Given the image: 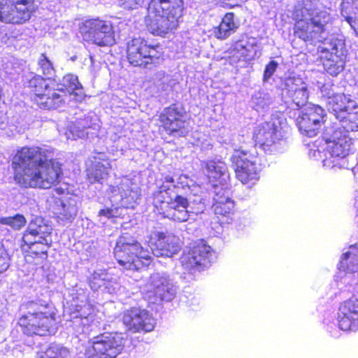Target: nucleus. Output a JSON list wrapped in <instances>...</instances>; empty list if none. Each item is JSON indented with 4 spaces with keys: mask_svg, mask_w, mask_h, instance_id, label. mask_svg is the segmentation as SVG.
<instances>
[{
    "mask_svg": "<svg viewBox=\"0 0 358 358\" xmlns=\"http://www.w3.org/2000/svg\"><path fill=\"white\" fill-rule=\"evenodd\" d=\"M293 17L296 20L295 35L304 41H320L318 52L324 69L332 76H337L345 68L348 50L342 36H331L324 38L331 20L329 13L317 6L316 0H303L295 6Z\"/></svg>",
    "mask_w": 358,
    "mask_h": 358,
    "instance_id": "f257e3e1",
    "label": "nucleus"
},
{
    "mask_svg": "<svg viewBox=\"0 0 358 358\" xmlns=\"http://www.w3.org/2000/svg\"><path fill=\"white\" fill-rule=\"evenodd\" d=\"M146 241L151 252L144 249L131 236H120L114 248L115 259L125 269L137 271L150 265L152 255L171 257L180 249L179 238L173 234L154 231Z\"/></svg>",
    "mask_w": 358,
    "mask_h": 358,
    "instance_id": "f03ea898",
    "label": "nucleus"
},
{
    "mask_svg": "<svg viewBox=\"0 0 358 358\" xmlns=\"http://www.w3.org/2000/svg\"><path fill=\"white\" fill-rule=\"evenodd\" d=\"M48 154V150L38 147L18 150L13 161L16 182L25 188L49 189L57 184L62 169Z\"/></svg>",
    "mask_w": 358,
    "mask_h": 358,
    "instance_id": "7ed1b4c3",
    "label": "nucleus"
},
{
    "mask_svg": "<svg viewBox=\"0 0 358 358\" xmlns=\"http://www.w3.org/2000/svg\"><path fill=\"white\" fill-rule=\"evenodd\" d=\"M203 199L200 196H184L179 192L173 177L166 176L164 181L152 193V203L157 208L162 210L166 204L168 209L164 212V217L174 222L188 221L192 215H198L203 210Z\"/></svg>",
    "mask_w": 358,
    "mask_h": 358,
    "instance_id": "20e7f679",
    "label": "nucleus"
},
{
    "mask_svg": "<svg viewBox=\"0 0 358 358\" xmlns=\"http://www.w3.org/2000/svg\"><path fill=\"white\" fill-rule=\"evenodd\" d=\"M27 85L34 92V101L43 109H56L64 102V95L57 91L64 93L66 90L71 96H74L76 101H81L85 96L78 77L73 74H67L63 77L62 85L64 88L52 90L47 80L40 75L33 76Z\"/></svg>",
    "mask_w": 358,
    "mask_h": 358,
    "instance_id": "39448f33",
    "label": "nucleus"
},
{
    "mask_svg": "<svg viewBox=\"0 0 358 358\" xmlns=\"http://www.w3.org/2000/svg\"><path fill=\"white\" fill-rule=\"evenodd\" d=\"M183 10L182 0H151L145 22L155 36H165L178 26Z\"/></svg>",
    "mask_w": 358,
    "mask_h": 358,
    "instance_id": "423d86ee",
    "label": "nucleus"
},
{
    "mask_svg": "<svg viewBox=\"0 0 358 358\" xmlns=\"http://www.w3.org/2000/svg\"><path fill=\"white\" fill-rule=\"evenodd\" d=\"M27 313L18 322L24 334L43 336L55 332V314L48 303L31 301L27 304Z\"/></svg>",
    "mask_w": 358,
    "mask_h": 358,
    "instance_id": "0eeeda50",
    "label": "nucleus"
},
{
    "mask_svg": "<svg viewBox=\"0 0 358 358\" xmlns=\"http://www.w3.org/2000/svg\"><path fill=\"white\" fill-rule=\"evenodd\" d=\"M327 131L323 138L326 141L327 148L324 152L323 166L328 169H350L347 156L351 148L352 139L344 130L338 127H333L331 134L328 136Z\"/></svg>",
    "mask_w": 358,
    "mask_h": 358,
    "instance_id": "6e6552de",
    "label": "nucleus"
},
{
    "mask_svg": "<svg viewBox=\"0 0 358 358\" xmlns=\"http://www.w3.org/2000/svg\"><path fill=\"white\" fill-rule=\"evenodd\" d=\"M127 59L134 66L151 69L162 61V48L141 38H133L127 45Z\"/></svg>",
    "mask_w": 358,
    "mask_h": 358,
    "instance_id": "1a4fd4ad",
    "label": "nucleus"
},
{
    "mask_svg": "<svg viewBox=\"0 0 358 358\" xmlns=\"http://www.w3.org/2000/svg\"><path fill=\"white\" fill-rule=\"evenodd\" d=\"M282 101L288 108L299 110L307 106L309 91L307 84L295 76H288L281 79L280 85Z\"/></svg>",
    "mask_w": 358,
    "mask_h": 358,
    "instance_id": "9d476101",
    "label": "nucleus"
},
{
    "mask_svg": "<svg viewBox=\"0 0 358 358\" xmlns=\"http://www.w3.org/2000/svg\"><path fill=\"white\" fill-rule=\"evenodd\" d=\"M215 258V253L211 247L201 240L182 255L180 263L184 270L195 274L209 267Z\"/></svg>",
    "mask_w": 358,
    "mask_h": 358,
    "instance_id": "9b49d317",
    "label": "nucleus"
},
{
    "mask_svg": "<svg viewBox=\"0 0 358 358\" xmlns=\"http://www.w3.org/2000/svg\"><path fill=\"white\" fill-rule=\"evenodd\" d=\"M258 157L255 153L235 150L231 157L236 178L243 184H254L259 178Z\"/></svg>",
    "mask_w": 358,
    "mask_h": 358,
    "instance_id": "f8f14e48",
    "label": "nucleus"
},
{
    "mask_svg": "<svg viewBox=\"0 0 358 358\" xmlns=\"http://www.w3.org/2000/svg\"><path fill=\"white\" fill-rule=\"evenodd\" d=\"M358 272V246L351 245L344 252L338 264V271L334 277L338 289L341 291H350L355 280V273Z\"/></svg>",
    "mask_w": 358,
    "mask_h": 358,
    "instance_id": "ddd939ff",
    "label": "nucleus"
},
{
    "mask_svg": "<svg viewBox=\"0 0 358 358\" xmlns=\"http://www.w3.org/2000/svg\"><path fill=\"white\" fill-rule=\"evenodd\" d=\"M80 32L85 41L99 46L112 45L115 43L112 24L99 18L85 20L80 27Z\"/></svg>",
    "mask_w": 358,
    "mask_h": 358,
    "instance_id": "4468645a",
    "label": "nucleus"
},
{
    "mask_svg": "<svg viewBox=\"0 0 358 358\" xmlns=\"http://www.w3.org/2000/svg\"><path fill=\"white\" fill-rule=\"evenodd\" d=\"M285 118L282 114L272 115L271 120L258 125L254 130L253 138L265 152L282 137V124Z\"/></svg>",
    "mask_w": 358,
    "mask_h": 358,
    "instance_id": "2eb2a0df",
    "label": "nucleus"
},
{
    "mask_svg": "<svg viewBox=\"0 0 358 358\" xmlns=\"http://www.w3.org/2000/svg\"><path fill=\"white\" fill-rule=\"evenodd\" d=\"M33 0H0V21L22 24L30 19Z\"/></svg>",
    "mask_w": 358,
    "mask_h": 358,
    "instance_id": "dca6fc26",
    "label": "nucleus"
},
{
    "mask_svg": "<svg viewBox=\"0 0 358 358\" xmlns=\"http://www.w3.org/2000/svg\"><path fill=\"white\" fill-rule=\"evenodd\" d=\"M71 307L70 326L77 337L86 334L93 320V306L88 303L87 296L83 294L73 299Z\"/></svg>",
    "mask_w": 358,
    "mask_h": 358,
    "instance_id": "f3484780",
    "label": "nucleus"
},
{
    "mask_svg": "<svg viewBox=\"0 0 358 358\" xmlns=\"http://www.w3.org/2000/svg\"><path fill=\"white\" fill-rule=\"evenodd\" d=\"M324 117L325 112L321 106L309 103L299 112L296 124L302 135L314 137L319 133Z\"/></svg>",
    "mask_w": 358,
    "mask_h": 358,
    "instance_id": "a211bd4d",
    "label": "nucleus"
},
{
    "mask_svg": "<svg viewBox=\"0 0 358 358\" xmlns=\"http://www.w3.org/2000/svg\"><path fill=\"white\" fill-rule=\"evenodd\" d=\"M122 320L127 329L133 333L152 331L156 324L148 310L139 308L124 311Z\"/></svg>",
    "mask_w": 358,
    "mask_h": 358,
    "instance_id": "6ab92c4d",
    "label": "nucleus"
},
{
    "mask_svg": "<svg viewBox=\"0 0 358 358\" xmlns=\"http://www.w3.org/2000/svg\"><path fill=\"white\" fill-rule=\"evenodd\" d=\"M110 201L124 208L134 207L141 197L139 188L129 178H124L117 186H110Z\"/></svg>",
    "mask_w": 358,
    "mask_h": 358,
    "instance_id": "aec40b11",
    "label": "nucleus"
},
{
    "mask_svg": "<svg viewBox=\"0 0 358 358\" xmlns=\"http://www.w3.org/2000/svg\"><path fill=\"white\" fill-rule=\"evenodd\" d=\"M51 230V227L45 224L43 219L36 217L29 224L23 240L27 244L33 245V248L36 243H41L43 248L41 252H45L52 243Z\"/></svg>",
    "mask_w": 358,
    "mask_h": 358,
    "instance_id": "412c9836",
    "label": "nucleus"
},
{
    "mask_svg": "<svg viewBox=\"0 0 358 358\" xmlns=\"http://www.w3.org/2000/svg\"><path fill=\"white\" fill-rule=\"evenodd\" d=\"M124 334L109 333L94 338L98 358H115L123 350Z\"/></svg>",
    "mask_w": 358,
    "mask_h": 358,
    "instance_id": "4be33fe9",
    "label": "nucleus"
},
{
    "mask_svg": "<svg viewBox=\"0 0 358 358\" xmlns=\"http://www.w3.org/2000/svg\"><path fill=\"white\" fill-rule=\"evenodd\" d=\"M148 292L152 294L156 301H172L176 294V287L164 273H155L150 277Z\"/></svg>",
    "mask_w": 358,
    "mask_h": 358,
    "instance_id": "5701e85b",
    "label": "nucleus"
},
{
    "mask_svg": "<svg viewBox=\"0 0 358 358\" xmlns=\"http://www.w3.org/2000/svg\"><path fill=\"white\" fill-rule=\"evenodd\" d=\"M338 325L343 331L358 329V294L343 301L338 309Z\"/></svg>",
    "mask_w": 358,
    "mask_h": 358,
    "instance_id": "b1692460",
    "label": "nucleus"
},
{
    "mask_svg": "<svg viewBox=\"0 0 358 358\" xmlns=\"http://www.w3.org/2000/svg\"><path fill=\"white\" fill-rule=\"evenodd\" d=\"M182 110L176 105H172L164 108L160 115V121L164 127L171 133L178 132L179 135H185L186 133V122L182 117Z\"/></svg>",
    "mask_w": 358,
    "mask_h": 358,
    "instance_id": "393cba45",
    "label": "nucleus"
},
{
    "mask_svg": "<svg viewBox=\"0 0 358 358\" xmlns=\"http://www.w3.org/2000/svg\"><path fill=\"white\" fill-rule=\"evenodd\" d=\"M213 208L216 215L227 216L234 209V203L231 198V189L213 185Z\"/></svg>",
    "mask_w": 358,
    "mask_h": 358,
    "instance_id": "a878e982",
    "label": "nucleus"
},
{
    "mask_svg": "<svg viewBox=\"0 0 358 358\" xmlns=\"http://www.w3.org/2000/svg\"><path fill=\"white\" fill-rule=\"evenodd\" d=\"M205 167V173L210 181H217L218 186L228 187L227 182L229 180L228 168L224 162L220 159H213L203 162Z\"/></svg>",
    "mask_w": 358,
    "mask_h": 358,
    "instance_id": "bb28decb",
    "label": "nucleus"
},
{
    "mask_svg": "<svg viewBox=\"0 0 358 358\" xmlns=\"http://www.w3.org/2000/svg\"><path fill=\"white\" fill-rule=\"evenodd\" d=\"M328 100L327 106L330 113H332L338 120H343L348 114V110H352L355 101L351 100L343 94H336L331 96L327 93Z\"/></svg>",
    "mask_w": 358,
    "mask_h": 358,
    "instance_id": "cd10ccee",
    "label": "nucleus"
},
{
    "mask_svg": "<svg viewBox=\"0 0 358 358\" xmlns=\"http://www.w3.org/2000/svg\"><path fill=\"white\" fill-rule=\"evenodd\" d=\"M78 203V200L76 197H69L57 201L55 214L58 222L63 225L71 223L77 215Z\"/></svg>",
    "mask_w": 358,
    "mask_h": 358,
    "instance_id": "c85d7f7f",
    "label": "nucleus"
},
{
    "mask_svg": "<svg viewBox=\"0 0 358 358\" xmlns=\"http://www.w3.org/2000/svg\"><path fill=\"white\" fill-rule=\"evenodd\" d=\"M111 169L110 162L108 159H94L93 166L88 170L87 177L91 183H103Z\"/></svg>",
    "mask_w": 358,
    "mask_h": 358,
    "instance_id": "c756f323",
    "label": "nucleus"
},
{
    "mask_svg": "<svg viewBox=\"0 0 358 358\" xmlns=\"http://www.w3.org/2000/svg\"><path fill=\"white\" fill-rule=\"evenodd\" d=\"M238 27L239 23L235 20L234 14L227 13L222 18L220 24L214 29V35L217 38L224 40L236 32Z\"/></svg>",
    "mask_w": 358,
    "mask_h": 358,
    "instance_id": "7c9ffc66",
    "label": "nucleus"
},
{
    "mask_svg": "<svg viewBox=\"0 0 358 358\" xmlns=\"http://www.w3.org/2000/svg\"><path fill=\"white\" fill-rule=\"evenodd\" d=\"M90 127H91V117L89 116L72 123L69 128V132L72 137L68 135V138H85L88 135L87 129Z\"/></svg>",
    "mask_w": 358,
    "mask_h": 358,
    "instance_id": "2f4dec72",
    "label": "nucleus"
},
{
    "mask_svg": "<svg viewBox=\"0 0 358 358\" xmlns=\"http://www.w3.org/2000/svg\"><path fill=\"white\" fill-rule=\"evenodd\" d=\"M341 129L347 132L354 131L358 130V106L355 105L352 110H348V114L345 118L340 120V124L335 125Z\"/></svg>",
    "mask_w": 358,
    "mask_h": 358,
    "instance_id": "473e14b6",
    "label": "nucleus"
},
{
    "mask_svg": "<svg viewBox=\"0 0 358 358\" xmlns=\"http://www.w3.org/2000/svg\"><path fill=\"white\" fill-rule=\"evenodd\" d=\"M273 99L268 92L263 91L255 92L252 96L251 106L257 111L268 108L273 103Z\"/></svg>",
    "mask_w": 358,
    "mask_h": 358,
    "instance_id": "72a5a7b5",
    "label": "nucleus"
},
{
    "mask_svg": "<svg viewBox=\"0 0 358 358\" xmlns=\"http://www.w3.org/2000/svg\"><path fill=\"white\" fill-rule=\"evenodd\" d=\"M111 275L105 269H96L90 278V285L92 289L98 290L102 288V286L110 280Z\"/></svg>",
    "mask_w": 358,
    "mask_h": 358,
    "instance_id": "f704fd0d",
    "label": "nucleus"
},
{
    "mask_svg": "<svg viewBox=\"0 0 358 358\" xmlns=\"http://www.w3.org/2000/svg\"><path fill=\"white\" fill-rule=\"evenodd\" d=\"M38 71L47 77V82L55 74L53 64L45 53H41L37 61Z\"/></svg>",
    "mask_w": 358,
    "mask_h": 358,
    "instance_id": "c9c22d12",
    "label": "nucleus"
},
{
    "mask_svg": "<svg viewBox=\"0 0 358 358\" xmlns=\"http://www.w3.org/2000/svg\"><path fill=\"white\" fill-rule=\"evenodd\" d=\"M78 358H98L94 341L87 344H80L76 348Z\"/></svg>",
    "mask_w": 358,
    "mask_h": 358,
    "instance_id": "e433bc0d",
    "label": "nucleus"
},
{
    "mask_svg": "<svg viewBox=\"0 0 358 358\" xmlns=\"http://www.w3.org/2000/svg\"><path fill=\"white\" fill-rule=\"evenodd\" d=\"M26 222L27 221L25 217L20 214H17L13 217H4L0 218L1 224L9 226L14 230H20L25 225Z\"/></svg>",
    "mask_w": 358,
    "mask_h": 358,
    "instance_id": "4c0bfd02",
    "label": "nucleus"
},
{
    "mask_svg": "<svg viewBox=\"0 0 358 358\" xmlns=\"http://www.w3.org/2000/svg\"><path fill=\"white\" fill-rule=\"evenodd\" d=\"M45 355L48 358H70L69 350L56 344L51 345L47 350Z\"/></svg>",
    "mask_w": 358,
    "mask_h": 358,
    "instance_id": "58836bf2",
    "label": "nucleus"
},
{
    "mask_svg": "<svg viewBox=\"0 0 358 358\" xmlns=\"http://www.w3.org/2000/svg\"><path fill=\"white\" fill-rule=\"evenodd\" d=\"M10 266V257L5 250L3 245L0 242V275L6 271Z\"/></svg>",
    "mask_w": 358,
    "mask_h": 358,
    "instance_id": "ea45409f",
    "label": "nucleus"
},
{
    "mask_svg": "<svg viewBox=\"0 0 358 358\" xmlns=\"http://www.w3.org/2000/svg\"><path fill=\"white\" fill-rule=\"evenodd\" d=\"M98 216L100 217L99 221L104 224L106 220L116 217L118 216V208H111L101 209L99 210Z\"/></svg>",
    "mask_w": 358,
    "mask_h": 358,
    "instance_id": "a19ab883",
    "label": "nucleus"
},
{
    "mask_svg": "<svg viewBox=\"0 0 358 358\" xmlns=\"http://www.w3.org/2000/svg\"><path fill=\"white\" fill-rule=\"evenodd\" d=\"M278 66V63L274 60H271L269 63L266 66L265 70L264 72L263 81L268 82L271 77L273 76L274 73L276 71V69Z\"/></svg>",
    "mask_w": 358,
    "mask_h": 358,
    "instance_id": "79ce46f5",
    "label": "nucleus"
},
{
    "mask_svg": "<svg viewBox=\"0 0 358 358\" xmlns=\"http://www.w3.org/2000/svg\"><path fill=\"white\" fill-rule=\"evenodd\" d=\"M235 50L240 52L242 55H247L248 52H251L253 46L248 44L246 41L242 40L235 43Z\"/></svg>",
    "mask_w": 358,
    "mask_h": 358,
    "instance_id": "37998d69",
    "label": "nucleus"
},
{
    "mask_svg": "<svg viewBox=\"0 0 358 358\" xmlns=\"http://www.w3.org/2000/svg\"><path fill=\"white\" fill-rule=\"evenodd\" d=\"M121 6L125 9H136L139 7L144 0H118Z\"/></svg>",
    "mask_w": 358,
    "mask_h": 358,
    "instance_id": "c03bdc74",
    "label": "nucleus"
},
{
    "mask_svg": "<svg viewBox=\"0 0 358 358\" xmlns=\"http://www.w3.org/2000/svg\"><path fill=\"white\" fill-rule=\"evenodd\" d=\"M118 284L114 280L112 275L110 278V280L106 282V284L102 286V288L101 289L103 292H107L108 294H113L116 292V290L118 289Z\"/></svg>",
    "mask_w": 358,
    "mask_h": 358,
    "instance_id": "a18cd8bd",
    "label": "nucleus"
},
{
    "mask_svg": "<svg viewBox=\"0 0 358 358\" xmlns=\"http://www.w3.org/2000/svg\"><path fill=\"white\" fill-rule=\"evenodd\" d=\"M332 87L330 84H324L321 87V92L323 94V96H327L328 97L327 93H330L331 96L335 95L333 90H331L330 88Z\"/></svg>",
    "mask_w": 358,
    "mask_h": 358,
    "instance_id": "49530a36",
    "label": "nucleus"
},
{
    "mask_svg": "<svg viewBox=\"0 0 358 358\" xmlns=\"http://www.w3.org/2000/svg\"><path fill=\"white\" fill-rule=\"evenodd\" d=\"M345 20L349 23L350 27L354 29L356 34L358 36V28L357 27L356 20H354L353 17L350 16L345 17Z\"/></svg>",
    "mask_w": 358,
    "mask_h": 358,
    "instance_id": "de8ad7c7",
    "label": "nucleus"
},
{
    "mask_svg": "<svg viewBox=\"0 0 358 358\" xmlns=\"http://www.w3.org/2000/svg\"><path fill=\"white\" fill-rule=\"evenodd\" d=\"M9 41V36L6 32L0 29V46L6 44Z\"/></svg>",
    "mask_w": 358,
    "mask_h": 358,
    "instance_id": "09e8293b",
    "label": "nucleus"
},
{
    "mask_svg": "<svg viewBox=\"0 0 358 358\" xmlns=\"http://www.w3.org/2000/svg\"><path fill=\"white\" fill-rule=\"evenodd\" d=\"M37 245L34 246L33 248V245H30V248L32 250L33 252L36 253V255L42 254V255H46L48 250L45 252H41V250L43 248V245L41 243H36Z\"/></svg>",
    "mask_w": 358,
    "mask_h": 358,
    "instance_id": "8fccbe9b",
    "label": "nucleus"
},
{
    "mask_svg": "<svg viewBox=\"0 0 358 358\" xmlns=\"http://www.w3.org/2000/svg\"><path fill=\"white\" fill-rule=\"evenodd\" d=\"M155 79H162L163 83H166L169 80V77L165 76L164 71H159L155 74Z\"/></svg>",
    "mask_w": 358,
    "mask_h": 358,
    "instance_id": "3c124183",
    "label": "nucleus"
},
{
    "mask_svg": "<svg viewBox=\"0 0 358 358\" xmlns=\"http://www.w3.org/2000/svg\"><path fill=\"white\" fill-rule=\"evenodd\" d=\"M344 3L351 4L358 11V0H344Z\"/></svg>",
    "mask_w": 358,
    "mask_h": 358,
    "instance_id": "603ef678",
    "label": "nucleus"
},
{
    "mask_svg": "<svg viewBox=\"0 0 358 358\" xmlns=\"http://www.w3.org/2000/svg\"><path fill=\"white\" fill-rule=\"evenodd\" d=\"M313 153V156L314 157H317V156H320L321 151L320 150H310V154Z\"/></svg>",
    "mask_w": 358,
    "mask_h": 358,
    "instance_id": "864d4df0",
    "label": "nucleus"
},
{
    "mask_svg": "<svg viewBox=\"0 0 358 358\" xmlns=\"http://www.w3.org/2000/svg\"><path fill=\"white\" fill-rule=\"evenodd\" d=\"M355 199V206L357 208V216H358V192L357 193Z\"/></svg>",
    "mask_w": 358,
    "mask_h": 358,
    "instance_id": "5fc2aeb1",
    "label": "nucleus"
},
{
    "mask_svg": "<svg viewBox=\"0 0 358 358\" xmlns=\"http://www.w3.org/2000/svg\"><path fill=\"white\" fill-rule=\"evenodd\" d=\"M354 284H355V289L356 292L358 294V281L357 282V281L355 280V282H354Z\"/></svg>",
    "mask_w": 358,
    "mask_h": 358,
    "instance_id": "6e6d98bb",
    "label": "nucleus"
},
{
    "mask_svg": "<svg viewBox=\"0 0 358 358\" xmlns=\"http://www.w3.org/2000/svg\"><path fill=\"white\" fill-rule=\"evenodd\" d=\"M57 191L59 194H62V193H63V192H64V190H63V189H62L61 188H57Z\"/></svg>",
    "mask_w": 358,
    "mask_h": 358,
    "instance_id": "4d7b16f0",
    "label": "nucleus"
},
{
    "mask_svg": "<svg viewBox=\"0 0 358 358\" xmlns=\"http://www.w3.org/2000/svg\"><path fill=\"white\" fill-rule=\"evenodd\" d=\"M222 3H227V1H234L233 0H220ZM233 3L234 2H232Z\"/></svg>",
    "mask_w": 358,
    "mask_h": 358,
    "instance_id": "13d9d810",
    "label": "nucleus"
},
{
    "mask_svg": "<svg viewBox=\"0 0 358 358\" xmlns=\"http://www.w3.org/2000/svg\"><path fill=\"white\" fill-rule=\"evenodd\" d=\"M357 179H358V177H357Z\"/></svg>",
    "mask_w": 358,
    "mask_h": 358,
    "instance_id": "bf43d9fd",
    "label": "nucleus"
}]
</instances>
